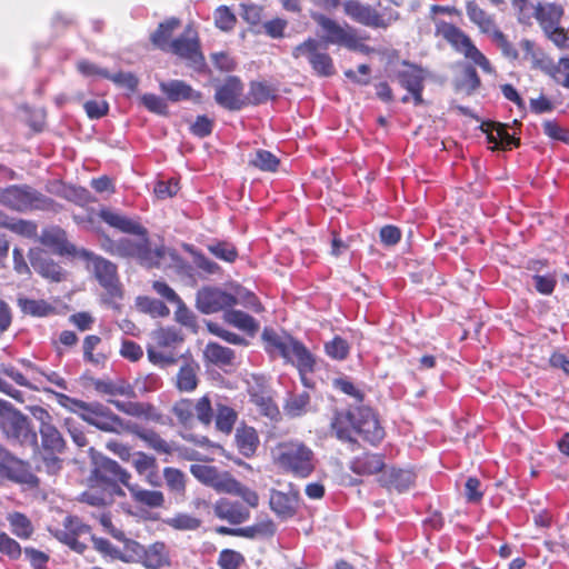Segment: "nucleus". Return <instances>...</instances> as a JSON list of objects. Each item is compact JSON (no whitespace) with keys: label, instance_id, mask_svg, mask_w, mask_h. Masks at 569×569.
I'll return each instance as SVG.
<instances>
[{"label":"nucleus","instance_id":"nucleus-1","mask_svg":"<svg viewBox=\"0 0 569 569\" xmlns=\"http://www.w3.org/2000/svg\"><path fill=\"white\" fill-rule=\"evenodd\" d=\"M131 478V473L116 460L106 456L94 458L80 501L98 508L111 506L117 497L126 496L122 487L127 488Z\"/></svg>","mask_w":569,"mask_h":569},{"label":"nucleus","instance_id":"nucleus-2","mask_svg":"<svg viewBox=\"0 0 569 569\" xmlns=\"http://www.w3.org/2000/svg\"><path fill=\"white\" fill-rule=\"evenodd\" d=\"M32 416L39 422V433L41 442L38 443V450H32L36 456L42 460L43 467L48 473H56L61 469V459L59 453L66 448V440L53 422V417L42 407H34Z\"/></svg>","mask_w":569,"mask_h":569},{"label":"nucleus","instance_id":"nucleus-3","mask_svg":"<svg viewBox=\"0 0 569 569\" xmlns=\"http://www.w3.org/2000/svg\"><path fill=\"white\" fill-rule=\"evenodd\" d=\"M273 463L284 473L297 478L309 477L315 468V453L305 442L288 440L272 450Z\"/></svg>","mask_w":569,"mask_h":569},{"label":"nucleus","instance_id":"nucleus-4","mask_svg":"<svg viewBox=\"0 0 569 569\" xmlns=\"http://www.w3.org/2000/svg\"><path fill=\"white\" fill-rule=\"evenodd\" d=\"M0 430L9 442L38 450V435L31 420L8 401L0 407Z\"/></svg>","mask_w":569,"mask_h":569},{"label":"nucleus","instance_id":"nucleus-5","mask_svg":"<svg viewBox=\"0 0 569 569\" xmlns=\"http://www.w3.org/2000/svg\"><path fill=\"white\" fill-rule=\"evenodd\" d=\"M0 203L11 210L26 212L32 210L58 212L61 204L30 186H10L0 190Z\"/></svg>","mask_w":569,"mask_h":569},{"label":"nucleus","instance_id":"nucleus-6","mask_svg":"<svg viewBox=\"0 0 569 569\" xmlns=\"http://www.w3.org/2000/svg\"><path fill=\"white\" fill-rule=\"evenodd\" d=\"M435 34L446 40L457 52L471 60L485 73H495L489 59L476 47L471 38L459 27L445 20H437Z\"/></svg>","mask_w":569,"mask_h":569},{"label":"nucleus","instance_id":"nucleus-7","mask_svg":"<svg viewBox=\"0 0 569 569\" xmlns=\"http://www.w3.org/2000/svg\"><path fill=\"white\" fill-rule=\"evenodd\" d=\"M139 240L122 238L116 243V251L119 256L124 258H134L140 264L148 268H158L161 266L162 260L169 254L174 258V251L167 249L164 246L151 248L148 237V230L144 234H138Z\"/></svg>","mask_w":569,"mask_h":569},{"label":"nucleus","instance_id":"nucleus-8","mask_svg":"<svg viewBox=\"0 0 569 569\" xmlns=\"http://www.w3.org/2000/svg\"><path fill=\"white\" fill-rule=\"evenodd\" d=\"M311 18L325 31V40L327 43L345 47L351 51H360L370 53L372 49L360 42L361 39L367 40L369 37L359 38L357 29L348 23L343 26L323 13L312 12Z\"/></svg>","mask_w":569,"mask_h":569},{"label":"nucleus","instance_id":"nucleus-9","mask_svg":"<svg viewBox=\"0 0 569 569\" xmlns=\"http://www.w3.org/2000/svg\"><path fill=\"white\" fill-rule=\"evenodd\" d=\"M171 412L183 427H191L196 421L209 427L213 422V407L209 393L197 399L180 398L172 405Z\"/></svg>","mask_w":569,"mask_h":569},{"label":"nucleus","instance_id":"nucleus-10","mask_svg":"<svg viewBox=\"0 0 569 569\" xmlns=\"http://www.w3.org/2000/svg\"><path fill=\"white\" fill-rule=\"evenodd\" d=\"M87 258L92 262V269L96 279L104 289L102 295L103 303L113 309H118V302L123 297V291L119 281L117 266L99 256L86 253Z\"/></svg>","mask_w":569,"mask_h":569},{"label":"nucleus","instance_id":"nucleus-11","mask_svg":"<svg viewBox=\"0 0 569 569\" xmlns=\"http://www.w3.org/2000/svg\"><path fill=\"white\" fill-rule=\"evenodd\" d=\"M563 13V8L560 4L538 2L533 16L546 36L560 48H565L569 41L567 31L559 26Z\"/></svg>","mask_w":569,"mask_h":569},{"label":"nucleus","instance_id":"nucleus-12","mask_svg":"<svg viewBox=\"0 0 569 569\" xmlns=\"http://www.w3.org/2000/svg\"><path fill=\"white\" fill-rule=\"evenodd\" d=\"M343 13L352 21L373 29H387L399 18L396 11L380 13L376 8L360 0H346Z\"/></svg>","mask_w":569,"mask_h":569},{"label":"nucleus","instance_id":"nucleus-13","mask_svg":"<svg viewBox=\"0 0 569 569\" xmlns=\"http://www.w3.org/2000/svg\"><path fill=\"white\" fill-rule=\"evenodd\" d=\"M52 533L57 540L81 555L88 548L87 540L90 539L91 527L77 516H67L62 528L56 529Z\"/></svg>","mask_w":569,"mask_h":569},{"label":"nucleus","instance_id":"nucleus-14","mask_svg":"<svg viewBox=\"0 0 569 569\" xmlns=\"http://www.w3.org/2000/svg\"><path fill=\"white\" fill-rule=\"evenodd\" d=\"M295 59L306 58L315 73L319 77H330L335 73L332 58L325 50H320V43L315 38H308L292 50Z\"/></svg>","mask_w":569,"mask_h":569},{"label":"nucleus","instance_id":"nucleus-15","mask_svg":"<svg viewBox=\"0 0 569 569\" xmlns=\"http://www.w3.org/2000/svg\"><path fill=\"white\" fill-rule=\"evenodd\" d=\"M88 425L109 433L121 435L126 432L129 422L114 413L101 402H91L83 419Z\"/></svg>","mask_w":569,"mask_h":569},{"label":"nucleus","instance_id":"nucleus-16","mask_svg":"<svg viewBox=\"0 0 569 569\" xmlns=\"http://www.w3.org/2000/svg\"><path fill=\"white\" fill-rule=\"evenodd\" d=\"M168 51L187 60L193 67H201L204 63L198 32L190 24L184 28L179 37L171 41Z\"/></svg>","mask_w":569,"mask_h":569},{"label":"nucleus","instance_id":"nucleus-17","mask_svg":"<svg viewBox=\"0 0 569 569\" xmlns=\"http://www.w3.org/2000/svg\"><path fill=\"white\" fill-rule=\"evenodd\" d=\"M356 433L373 447L379 446L386 437L378 413L367 406L356 408Z\"/></svg>","mask_w":569,"mask_h":569},{"label":"nucleus","instance_id":"nucleus-18","mask_svg":"<svg viewBox=\"0 0 569 569\" xmlns=\"http://www.w3.org/2000/svg\"><path fill=\"white\" fill-rule=\"evenodd\" d=\"M238 303L237 298L217 287H203L196 297L197 309L204 315L224 311Z\"/></svg>","mask_w":569,"mask_h":569},{"label":"nucleus","instance_id":"nucleus-19","mask_svg":"<svg viewBox=\"0 0 569 569\" xmlns=\"http://www.w3.org/2000/svg\"><path fill=\"white\" fill-rule=\"evenodd\" d=\"M243 91L244 86L241 80L238 77L230 76L217 87L214 100L220 107L229 111H238L247 104Z\"/></svg>","mask_w":569,"mask_h":569},{"label":"nucleus","instance_id":"nucleus-20","mask_svg":"<svg viewBox=\"0 0 569 569\" xmlns=\"http://www.w3.org/2000/svg\"><path fill=\"white\" fill-rule=\"evenodd\" d=\"M405 69L398 71L397 80L399 84L406 89L411 96L415 106L425 103L422 92L425 89L426 72L413 63L403 62Z\"/></svg>","mask_w":569,"mask_h":569},{"label":"nucleus","instance_id":"nucleus-21","mask_svg":"<svg viewBox=\"0 0 569 569\" xmlns=\"http://www.w3.org/2000/svg\"><path fill=\"white\" fill-rule=\"evenodd\" d=\"M108 403L126 416L156 423L162 422V413L151 402L108 399Z\"/></svg>","mask_w":569,"mask_h":569},{"label":"nucleus","instance_id":"nucleus-22","mask_svg":"<svg viewBox=\"0 0 569 569\" xmlns=\"http://www.w3.org/2000/svg\"><path fill=\"white\" fill-rule=\"evenodd\" d=\"M213 515L219 520L227 521L232 526L246 522L250 518L248 507L237 500L219 498L212 506Z\"/></svg>","mask_w":569,"mask_h":569},{"label":"nucleus","instance_id":"nucleus-23","mask_svg":"<svg viewBox=\"0 0 569 569\" xmlns=\"http://www.w3.org/2000/svg\"><path fill=\"white\" fill-rule=\"evenodd\" d=\"M480 128L487 134L488 142L493 143L492 150H511L520 146V138L510 134L505 123L483 121Z\"/></svg>","mask_w":569,"mask_h":569},{"label":"nucleus","instance_id":"nucleus-24","mask_svg":"<svg viewBox=\"0 0 569 569\" xmlns=\"http://www.w3.org/2000/svg\"><path fill=\"white\" fill-rule=\"evenodd\" d=\"M298 505V491L270 490L269 507L280 520L292 518L297 513Z\"/></svg>","mask_w":569,"mask_h":569},{"label":"nucleus","instance_id":"nucleus-25","mask_svg":"<svg viewBox=\"0 0 569 569\" xmlns=\"http://www.w3.org/2000/svg\"><path fill=\"white\" fill-rule=\"evenodd\" d=\"M6 378H10L18 386L29 388L31 390H38L36 386H33L28 378L20 372L16 367L11 365H1L0 366V392L6 393L12 399L23 402V392L13 388L10 383L6 381Z\"/></svg>","mask_w":569,"mask_h":569},{"label":"nucleus","instance_id":"nucleus-26","mask_svg":"<svg viewBox=\"0 0 569 569\" xmlns=\"http://www.w3.org/2000/svg\"><path fill=\"white\" fill-rule=\"evenodd\" d=\"M29 258L31 267L41 277L52 282L66 279L64 270L42 250H30Z\"/></svg>","mask_w":569,"mask_h":569},{"label":"nucleus","instance_id":"nucleus-27","mask_svg":"<svg viewBox=\"0 0 569 569\" xmlns=\"http://www.w3.org/2000/svg\"><path fill=\"white\" fill-rule=\"evenodd\" d=\"M172 565V552L167 542L156 540L147 546L142 560L144 569H169Z\"/></svg>","mask_w":569,"mask_h":569},{"label":"nucleus","instance_id":"nucleus-28","mask_svg":"<svg viewBox=\"0 0 569 569\" xmlns=\"http://www.w3.org/2000/svg\"><path fill=\"white\" fill-rule=\"evenodd\" d=\"M0 476L17 483H32L34 476L30 472L29 465L9 453L0 459Z\"/></svg>","mask_w":569,"mask_h":569},{"label":"nucleus","instance_id":"nucleus-29","mask_svg":"<svg viewBox=\"0 0 569 569\" xmlns=\"http://www.w3.org/2000/svg\"><path fill=\"white\" fill-rule=\"evenodd\" d=\"M261 339L264 345V350L270 356H280L286 361H292V357H290V349L296 341L295 338L289 335H279L272 328H264Z\"/></svg>","mask_w":569,"mask_h":569},{"label":"nucleus","instance_id":"nucleus-30","mask_svg":"<svg viewBox=\"0 0 569 569\" xmlns=\"http://www.w3.org/2000/svg\"><path fill=\"white\" fill-rule=\"evenodd\" d=\"M330 429L342 442L358 445L352 432H356V409L336 410L330 422Z\"/></svg>","mask_w":569,"mask_h":569},{"label":"nucleus","instance_id":"nucleus-31","mask_svg":"<svg viewBox=\"0 0 569 569\" xmlns=\"http://www.w3.org/2000/svg\"><path fill=\"white\" fill-rule=\"evenodd\" d=\"M159 88L170 102L190 100L200 103L202 101V93L183 80L161 81Z\"/></svg>","mask_w":569,"mask_h":569},{"label":"nucleus","instance_id":"nucleus-32","mask_svg":"<svg viewBox=\"0 0 569 569\" xmlns=\"http://www.w3.org/2000/svg\"><path fill=\"white\" fill-rule=\"evenodd\" d=\"M99 218L109 227L114 228L123 233L144 234L146 228L138 221L128 218L108 207H102L98 213Z\"/></svg>","mask_w":569,"mask_h":569},{"label":"nucleus","instance_id":"nucleus-33","mask_svg":"<svg viewBox=\"0 0 569 569\" xmlns=\"http://www.w3.org/2000/svg\"><path fill=\"white\" fill-rule=\"evenodd\" d=\"M415 473L410 470L399 468H388L379 476V482L388 490L403 492L415 483Z\"/></svg>","mask_w":569,"mask_h":569},{"label":"nucleus","instance_id":"nucleus-34","mask_svg":"<svg viewBox=\"0 0 569 569\" xmlns=\"http://www.w3.org/2000/svg\"><path fill=\"white\" fill-rule=\"evenodd\" d=\"M234 445L238 452L243 457H253L260 445L257 430L253 427L246 425L244 422L240 423L236 429Z\"/></svg>","mask_w":569,"mask_h":569},{"label":"nucleus","instance_id":"nucleus-35","mask_svg":"<svg viewBox=\"0 0 569 569\" xmlns=\"http://www.w3.org/2000/svg\"><path fill=\"white\" fill-rule=\"evenodd\" d=\"M385 468V455L373 452H363L356 457L350 465L351 471L360 476L382 473Z\"/></svg>","mask_w":569,"mask_h":569},{"label":"nucleus","instance_id":"nucleus-36","mask_svg":"<svg viewBox=\"0 0 569 569\" xmlns=\"http://www.w3.org/2000/svg\"><path fill=\"white\" fill-rule=\"evenodd\" d=\"M126 432L134 435L137 438L142 440L149 448L153 449L159 453H170L172 451L171 446L164 440L156 430L144 428L138 423L129 422Z\"/></svg>","mask_w":569,"mask_h":569},{"label":"nucleus","instance_id":"nucleus-37","mask_svg":"<svg viewBox=\"0 0 569 569\" xmlns=\"http://www.w3.org/2000/svg\"><path fill=\"white\" fill-rule=\"evenodd\" d=\"M92 388L102 396H123L128 398H134V388L123 379L110 380V379H91Z\"/></svg>","mask_w":569,"mask_h":569},{"label":"nucleus","instance_id":"nucleus-38","mask_svg":"<svg viewBox=\"0 0 569 569\" xmlns=\"http://www.w3.org/2000/svg\"><path fill=\"white\" fill-rule=\"evenodd\" d=\"M131 499L140 508L158 509L164 506V496L159 490L144 489L141 486L130 483L127 487Z\"/></svg>","mask_w":569,"mask_h":569},{"label":"nucleus","instance_id":"nucleus-39","mask_svg":"<svg viewBox=\"0 0 569 569\" xmlns=\"http://www.w3.org/2000/svg\"><path fill=\"white\" fill-rule=\"evenodd\" d=\"M132 466L139 476H144L146 481L151 486H159L160 480L158 476V463L153 456L147 455L143 451H138L132 455Z\"/></svg>","mask_w":569,"mask_h":569},{"label":"nucleus","instance_id":"nucleus-40","mask_svg":"<svg viewBox=\"0 0 569 569\" xmlns=\"http://www.w3.org/2000/svg\"><path fill=\"white\" fill-rule=\"evenodd\" d=\"M248 392L250 401L259 409V412L262 416L276 419L280 415L279 408L274 402L270 390L264 386H260L257 389L251 388Z\"/></svg>","mask_w":569,"mask_h":569},{"label":"nucleus","instance_id":"nucleus-41","mask_svg":"<svg viewBox=\"0 0 569 569\" xmlns=\"http://www.w3.org/2000/svg\"><path fill=\"white\" fill-rule=\"evenodd\" d=\"M290 357L292 361H289L297 367L302 382L306 385V375L313 372L316 366V359L312 353L306 348V346L296 340L290 349Z\"/></svg>","mask_w":569,"mask_h":569},{"label":"nucleus","instance_id":"nucleus-42","mask_svg":"<svg viewBox=\"0 0 569 569\" xmlns=\"http://www.w3.org/2000/svg\"><path fill=\"white\" fill-rule=\"evenodd\" d=\"M200 367L194 361L186 362L180 367L177 376L174 386L180 392H192L199 385L198 372Z\"/></svg>","mask_w":569,"mask_h":569},{"label":"nucleus","instance_id":"nucleus-43","mask_svg":"<svg viewBox=\"0 0 569 569\" xmlns=\"http://www.w3.org/2000/svg\"><path fill=\"white\" fill-rule=\"evenodd\" d=\"M179 26L180 20L173 17L160 22L150 36L151 43L162 51H168L171 47V37Z\"/></svg>","mask_w":569,"mask_h":569},{"label":"nucleus","instance_id":"nucleus-44","mask_svg":"<svg viewBox=\"0 0 569 569\" xmlns=\"http://www.w3.org/2000/svg\"><path fill=\"white\" fill-rule=\"evenodd\" d=\"M238 420V412L226 403L218 402L213 408V421L216 429L229 436Z\"/></svg>","mask_w":569,"mask_h":569},{"label":"nucleus","instance_id":"nucleus-45","mask_svg":"<svg viewBox=\"0 0 569 569\" xmlns=\"http://www.w3.org/2000/svg\"><path fill=\"white\" fill-rule=\"evenodd\" d=\"M466 12L469 20L476 24L482 33L489 34L497 28L493 17L480 8L475 0L466 2Z\"/></svg>","mask_w":569,"mask_h":569},{"label":"nucleus","instance_id":"nucleus-46","mask_svg":"<svg viewBox=\"0 0 569 569\" xmlns=\"http://www.w3.org/2000/svg\"><path fill=\"white\" fill-rule=\"evenodd\" d=\"M17 305L23 315L31 317L43 318L56 312V308L43 299L20 297L17 300Z\"/></svg>","mask_w":569,"mask_h":569},{"label":"nucleus","instance_id":"nucleus-47","mask_svg":"<svg viewBox=\"0 0 569 569\" xmlns=\"http://www.w3.org/2000/svg\"><path fill=\"white\" fill-rule=\"evenodd\" d=\"M223 319L229 325L250 336H253L259 329V325L254 318L241 310H233L229 308L223 313Z\"/></svg>","mask_w":569,"mask_h":569},{"label":"nucleus","instance_id":"nucleus-48","mask_svg":"<svg viewBox=\"0 0 569 569\" xmlns=\"http://www.w3.org/2000/svg\"><path fill=\"white\" fill-rule=\"evenodd\" d=\"M0 227L26 238H34L37 236L38 229L33 221L10 218L2 211L0 218Z\"/></svg>","mask_w":569,"mask_h":569},{"label":"nucleus","instance_id":"nucleus-49","mask_svg":"<svg viewBox=\"0 0 569 569\" xmlns=\"http://www.w3.org/2000/svg\"><path fill=\"white\" fill-rule=\"evenodd\" d=\"M7 520L11 532L19 539H30L34 532L31 520L22 512L13 511L8 513Z\"/></svg>","mask_w":569,"mask_h":569},{"label":"nucleus","instance_id":"nucleus-50","mask_svg":"<svg viewBox=\"0 0 569 569\" xmlns=\"http://www.w3.org/2000/svg\"><path fill=\"white\" fill-rule=\"evenodd\" d=\"M203 355L208 361L220 366L231 365L234 359L233 350L217 342L207 343Z\"/></svg>","mask_w":569,"mask_h":569},{"label":"nucleus","instance_id":"nucleus-51","mask_svg":"<svg viewBox=\"0 0 569 569\" xmlns=\"http://www.w3.org/2000/svg\"><path fill=\"white\" fill-rule=\"evenodd\" d=\"M121 541H123L124 552L122 553L119 550L118 559L124 563L136 562L142 566V560L144 557L147 546L142 545L137 540L126 538L124 536Z\"/></svg>","mask_w":569,"mask_h":569},{"label":"nucleus","instance_id":"nucleus-52","mask_svg":"<svg viewBox=\"0 0 569 569\" xmlns=\"http://www.w3.org/2000/svg\"><path fill=\"white\" fill-rule=\"evenodd\" d=\"M163 522L169 528L179 531H194L198 530L202 525L200 518L186 512H178L172 517L164 519Z\"/></svg>","mask_w":569,"mask_h":569},{"label":"nucleus","instance_id":"nucleus-53","mask_svg":"<svg viewBox=\"0 0 569 569\" xmlns=\"http://www.w3.org/2000/svg\"><path fill=\"white\" fill-rule=\"evenodd\" d=\"M249 164L261 171L276 172L280 160L271 151L258 149L249 159Z\"/></svg>","mask_w":569,"mask_h":569},{"label":"nucleus","instance_id":"nucleus-54","mask_svg":"<svg viewBox=\"0 0 569 569\" xmlns=\"http://www.w3.org/2000/svg\"><path fill=\"white\" fill-rule=\"evenodd\" d=\"M43 242L56 249L59 254H74L76 247L67 239V234L62 229H56L43 236Z\"/></svg>","mask_w":569,"mask_h":569},{"label":"nucleus","instance_id":"nucleus-55","mask_svg":"<svg viewBox=\"0 0 569 569\" xmlns=\"http://www.w3.org/2000/svg\"><path fill=\"white\" fill-rule=\"evenodd\" d=\"M61 197L80 207H86L97 201L96 197L87 188L78 186L64 187Z\"/></svg>","mask_w":569,"mask_h":569},{"label":"nucleus","instance_id":"nucleus-56","mask_svg":"<svg viewBox=\"0 0 569 569\" xmlns=\"http://www.w3.org/2000/svg\"><path fill=\"white\" fill-rule=\"evenodd\" d=\"M207 249L217 259L228 263H233L239 257L236 246L228 241H216L208 244Z\"/></svg>","mask_w":569,"mask_h":569},{"label":"nucleus","instance_id":"nucleus-57","mask_svg":"<svg viewBox=\"0 0 569 569\" xmlns=\"http://www.w3.org/2000/svg\"><path fill=\"white\" fill-rule=\"evenodd\" d=\"M183 338L180 332L171 327L159 328L153 332V341L158 348H174L182 342Z\"/></svg>","mask_w":569,"mask_h":569},{"label":"nucleus","instance_id":"nucleus-58","mask_svg":"<svg viewBox=\"0 0 569 569\" xmlns=\"http://www.w3.org/2000/svg\"><path fill=\"white\" fill-rule=\"evenodd\" d=\"M310 405V395L307 391H303L299 395L291 396L286 405L284 412L287 416L291 418H297L305 415L308 411V407Z\"/></svg>","mask_w":569,"mask_h":569},{"label":"nucleus","instance_id":"nucleus-59","mask_svg":"<svg viewBox=\"0 0 569 569\" xmlns=\"http://www.w3.org/2000/svg\"><path fill=\"white\" fill-rule=\"evenodd\" d=\"M214 27L222 32H230L236 28L237 17L228 6H219L213 11Z\"/></svg>","mask_w":569,"mask_h":569},{"label":"nucleus","instance_id":"nucleus-60","mask_svg":"<svg viewBox=\"0 0 569 569\" xmlns=\"http://www.w3.org/2000/svg\"><path fill=\"white\" fill-rule=\"evenodd\" d=\"M101 338L97 335H88L82 341L83 360L92 365H99L106 360L102 353H94L97 347L101 343Z\"/></svg>","mask_w":569,"mask_h":569},{"label":"nucleus","instance_id":"nucleus-61","mask_svg":"<svg viewBox=\"0 0 569 569\" xmlns=\"http://www.w3.org/2000/svg\"><path fill=\"white\" fill-rule=\"evenodd\" d=\"M163 478L168 489L174 493H183L186 490V476L177 468L166 467L163 469Z\"/></svg>","mask_w":569,"mask_h":569},{"label":"nucleus","instance_id":"nucleus-62","mask_svg":"<svg viewBox=\"0 0 569 569\" xmlns=\"http://www.w3.org/2000/svg\"><path fill=\"white\" fill-rule=\"evenodd\" d=\"M139 309L152 317H167L170 313L164 302L150 297H139L137 300Z\"/></svg>","mask_w":569,"mask_h":569},{"label":"nucleus","instance_id":"nucleus-63","mask_svg":"<svg viewBox=\"0 0 569 569\" xmlns=\"http://www.w3.org/2000/svg\"><path fill=\"white\" fill-rule=\"evenodd\" d=\"M327 356L335 360H345L349 356L350 346L346 339L336 336L331 341L325 345Z\"/></svg>","mask_w":569,"mask_h":569},{"label":"nucleus","instance_id":"nucleus-64","mask_svg":"<svg viewBox=\"0 0 569 569\" xmlns=\"http://www.w3.org/2000/svg\"><path fill=\"white\" fill-rule=\"evenodd\" d=\"M244 562V557L232 549H223L218 557V566L220 569H239Z\"/></svg>","mask_w":569,"mask_h":569}]
</instances>
